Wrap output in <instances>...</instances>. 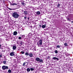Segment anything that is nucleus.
<instances>
[{
    "label": "nucleus",
    "mask_w": 73,
    "mask_h": 73,
    "mask_svg": "<svg viewBox=\"0 0 73 73\" xmlns=\"http://www.w3.org/2000/svg\"><path fill=\"white\" fill-rule=\"evenodd\" d=\"M12 16L15 19H17L19 17V14L16 12H15L12 14Z\"/></svg>",
    "instance_id": "obj_1"
},
{
    "label": "nucleus",
    "mask_w": 73,
    "mask_h": 73,
    "mask_svg": "<svg viewBox=\"0 0 73 73\" xmlns=\"http://www.w3.org/2000/svg\"><path fill=\"white\" fill-rule=\"evenodd\" d=\"M2 68L3 70H4L5 69H8V66H3Z\"/></svg>",
    "instance_id": "obj_2"
},
{
    "label": "nucleus",
    "mask_w": 73,
    "mask_h": 73,
    "mask_svg": "<svg viewBox=\"0 0 73 73\" xmlns=\"http://www.w3.org/2000/svg\"><path fill=\"white\" fill-rule=\"evenodd\" d=\"M23 12V14L25 16H26L28 14V11H27V10H25L24 11V10L22 11V12Z\"/></svg>",
    "instance_id": "obj_3"
},
{
    "label": "nucleus",
    "mask_w": 73,
    "mask_h": 73,
    "mask_svg": "<svg viewBox=\"0 0 73 73\" xmlns=\"http://www.w3.org/2000/svg\"><path fill=\"white\" fill-rule=\"evenodd\" d=\"M42 40L41 39H40L39 41V43H37V45H38V46H39V45H42Z\"/></svg>",
    "instance_id": "obj_4"
},
{
    "label": "nucleus",
    "mask_w": 73,
    "mask_h": 73,
    "mask_svg": "<svg viewBox=\"0 0 73 73\" xmlns=\"http://www.w3.org/2000/svg\"><path fill=\"white\" fill-rule=\"evenodd\" d=\"M14 53H15V52H11L10 54V56H15Z\"/></svg>",
    "instance_id": "obj_5"
},
{
    "label": "nucleus",
    "mask_w": 73,
    "mask_h": 73,
    "mask_svg": "<svg viewBox=\"0 0 73 73\" xmlns=\"http://www.w3.org/2000/svg\"><path fill=\"white\" fill-rule=\"evenodd\" d=\"M25 2V1H22V2L21 3V4L23 6H25V5H26V4L24 3Z\"/></svg>",
    "instance_id": "obj_6"
},
{
    "label": "nucleus",
    "mask_w": 73,
    "mask_h": 73,
    "mask_svg": "<svg viewBox=\"0 0 73 73\" xmlns=\"http://www.w3.org/2000/svg\"><path fill=\"white\" fill-rule=\"evenodd\" d=\"M29 56L30 57H33V54L32 52H31V53H29Z\"/></svg>",
    "instance_id": "obj_7"
},
{
    "label": "nucleus",
    "mask_w": 73,
    "mask_h": 73,
    "mask_svg": "<svg viewBox=\"0 0 73 73\" xmlns=\"http://www.w3.org/2000/svg\"><path fill=\"white\" fill-rule=\"evenodd\" d=\"M52 60H59V59L58 58H56V57H54L52 58Z\"/></svg>",
    "instance_id": "obj_8"
},
{
    "label": "nucleus",
    "mask_w": 73,
    "mask_h": 73,
    "mask_svg": "<svg viewBox=\"0 0 73 73\" xmlns=\"http://www.w3.org/2000/svg\"><path fill=\"white\" fill-rule=\"evenodd\" d=\"M17 31H14L13 32V35H14V36H16L17 35Z\"/></svg>",
    "instance_id": "obj_9"
},
{
    "label": "nucleus",
    "mask_w": 73,
    "mask_h": 73,
    "mask_svg": "<svg viewBox=\"0 0 73 73\" xmlns=\"http://www.w3.org/2000/svg\"><path fill=\"white\" fill-rule=\"evenodd\" d=\"M39 61V62L40 63H43V62H43V60L41 59H40Z\"/></svg>",
    "instance_id": "obj_10"
},
{
    "label": "nucleus",
    "mask_w": 73,
    "mask_h": 73,
    "mask_svg": "<svg viewBox=\"0 0 73 73\" xmlns=\"http://www.w3.org/2000/svg\"><path fill=\"white\" fill-rule=\"evenodd\" d=\"M40 58L38 57H37L35 59V60H36V61H40Z\"/></svg>",
    "instance_id": "obj_11"
},
{
    "label": "nucleus",
    "mask_w": 73,
    "mask_h": 73,
    "mask_svg": "<svg viewBox=\"0 0 73 73\" xmlns=\"http://www.w3.org/2000/svg\"><path fill=\"white\" fill-rule=\"evenodd\" d=\"M16 48H17V47L15 46H14L13 47V50H15L16 49Z\"/></svg>",
    "instance_id": "obj_12"
},
{
    "label": "nucleus",
    "mask_w": 73,
    "mask_h": 73,
    "mask_svg": "<svg viewBox=\"0 0 73 73\" xmlns=\"http://www.w3.org/2000/svg\"><path fill=\"white\" fill-rule=\"evenodd\" d=\"M27 70L28 72H30V71H31V69L29 68H27Z\"/></svg>",
    "instance_id": "obj_13"
},
{
    "label": "nucleus",
    "mask_w": 73,
    "mask_h": 73,
    "mask_svg": "<svg viewBox=\"0 0 73 73\" xmlns=\"http://www.w3.org/2000/svg\"><path fill=\"white\" fill-rule=\"evenodd\" d=\"M58 4L57 5V7L58 8H59V7H60V4H59V3L58 2Z\"/></svg>",
    "instance_id": "obj_14"
},
{
    "label": "nucleus",
    "mask_w": 73,
    "mask_h": 73,
    "mask_svg": "<svg viewBox=\"0 0 73 73\" xmlns=\"http://www.w3.org/2000/svg\"><path fill=\"white\" fill-rule=\"evenodd\" d=\"M29 53L28 52H26L25 53V55L26 56H29Z\"/></svg>",
    "instance_id": "obj_15"
},
{
    "label": "nucleus",
    "mask_w": 73,
    "mask_h": 73,
    "mask_svg": "<svg viewBox=\"0 0 73 73\" xmlns=\"http://www.w3.org/2000/svg\"><path fill=\"white\" fill-rule=\"evenodd\" d=\"M36 14L38 15L40 14V12L37 11L36 13Z\"/></svg>",
    "instance_id": "obj_16"
},
{
    "label": "nucleus",
    "mask_w": 73,
    "mask_h": 73,
    "mask_svg": "<svg viewBox=\"0 0 73 73\" xmlns=\"http://www.w3.org/2000/svg\"><path fill=\"white\" fill-rule=\"evenodd\" d=\"M64 45L65 46H68V44H67V43L66 42L64 44Z\"/></svg>",
    "instance_id": "obj_17"
},
{
    "label": "nucleus",
    "mask_w": 73,
    "mask_h": 73,
    "mask_svg": "<svg viewBox=\"0 0 73 73\" xmlns=\"http://www.w3.org/2000/svg\"><path fill=\"white\" fill-rule=\"evenodd\" d=\"M61 46L60 45H57L56 46V48H60Z\"/></svg>",
    "instance_id": "obj_18"
},
{
    "label": "nucleus",
    "mask_w": 73,
    "mask_h": 73,
    "mask_svg": "<svg viewBox=\"0 0 73 73\" xmlns=\"http://www.w3.org/2000/svg\"><path fill=\"white\" fill-rule=\"evenodd\" d=\"M12 72V71L10 69H9V70H8V73H11Z\"/></svg>",
    "instance_id": "obj_19"
},
{
    "label": "nucleus",
    "mask_w": 73,
    "mask_h": 73,
    "mask_svg": "<svg viewBox=\"0 0 73 73\" xmlns=\"http://www.w3.org/2000/svg\"><path fill=\"white\" fill-rule=\"evenodd\" d=\"M42 27L43 28H45L46 27L44 25H42Z\"/></svg>",
    "instance_id": "obj_20"
},
{
    "label": "nucleus",
    "mask_w": 73,
    "mask_h": 73,
    "mask_svg": "<svg viewBox=\"0 0 73 73\" xmlns=\"http://www.w3.org/2000/svg\"><path fill=\"white\" fill-rule=\"evenodd\" d=\"M12 5H17V3H13L12 4Z\"/></svg>",
    "instance_id": "obj_21"
},
{
    "label": "nucleus",
    "mask_w": 73,
    "mask_h": 73,
    "mask_svg": "<svg viewBox=\"0 0 73 73\" xmlns=\"http://www.w3.org/2000/svg\"><path fill=\"white\" fill-rule=\"evenodd\" d=\"M27 63V62H24V63L23 64V66H25V64Z\"/></svg>",
    "instance_id": "obj_22"
},
{
    "label": "nucleus",
    "mask_w": 73,
    "mask_h": 73,
    "mask_svg": "<svg viewBox=\"0 0 73 73\" xmlns=\"http://www.w3.org/2000/svg\"><path fill=\"white\" fill-rule=\"evenodd\" d=\"M20 44L21 45H23V42L22 41H21Z\"/></svg>",
    "instance_id": "obj_23"
},
{
    "label": "nucleus",
    "mask_w": 73,
    "mask_h": 73,
    "mask_svg": "<svg viewBox=\"0 0 73 73\" xmlns=\"http://www.w3.org/2000/svg\"><path fill=\"white\" fill-rule=\"evenodd\" d=\"M30 69L31 71H33V70H34V68H31Z\"/></svg>",
    "instance_id": "obj_24"
},
{
    "label": "nucleus",
    "mask_w": 73,
    "mask_h": 73,
    "mask_svg": "<svg viewBox=\"0 0 73 73\" xmlns=\"http://www.w3.org/2000/svg\"><path fill=\"white\" fill-rule=\"evenodd\" d=\"M21 53L22 54H24L25 53V52L24 51H21Z\"/></svg>",
    "instance_id": "obj_25"
},
{
    "label": "nucleus",
    "mask_w": 73,
    "mask_h": 73,
    "mask_svg": "<svg viewBox=\"0 0 73 73\" xmlns=\"http://www.w3.org/2000/svg\"><path fill=\"white\" fill-rule=\"evenodd\" d=\"M47 59L48 60H50V56H48L47 57Z\"/></svg>",
    "instance_id": "obj_26"
},
{
    "label": "nucleus",
    "mask_w": 73,
    "mask_h": 73,
    "mask_svg": "<svg viewBox=\"0 0 73 73\" xmlns=\"http://www.w3.org/2000/svg\"><path fill=\"white\" fill-rule=\"evenodd\" d=\"M55 53H56V54H57V53H58V51H57V50H56L55 51Z\"/></svg>",
    "instance_id": "obj_27"
},
{
    "label": "nucleus",
    "mask_w": 73,
    "mask_h": 73,
    "mask_svg": "<svg viewBox=\"0 0 73 73\" xmlns=\"http://www.w3.org/2000/svg\"><path fill=\"white\" fill-rule=\"evenodd\" d=\"M32 34L31 33H29V36H32Z\"/></svg>",
    "instance_id": "obj_28"
},
{
    "label": "nucleus",
    "mask_w": 73,
    "mask_h": 73,
    "mask_svg": "<svg viewBox=\"0 0 73 73\" xmlns=\"http://www.w3.org/2000/svg\"><path fill=\"white\" fill-rule=\"evenodd\" d=\"M6 62H7L5 61H4L3 62V63L4 64H6Z\"/></svg>",
    "instance_id": "obj_29"
},
{
    "label": "nucleus",
    "mask_w": 73,
    "mask_h": 73,
    "mask_svg": "<svg viewBox=\"0 0 73 73\" xmlns=\"http://www.w3.org/2000/svg\"><path fill=\"white\" fill-rule=\"evenodd\" d=\"M67 19L69 20V21H70V19L68 17L67 18Z\"/></svg>",
    "instance_id": "obj_30"
},
{
    "label": "nucleus",
    "mask_w": 73,
    "mask_h": 73,
    "mask_svg": "<svg viewBox=\"0 0 73 73\" xmlns=\"http://www.w3.org/2000/svg\"><path fill=\"white\" fill-rule=\"evenodd\" d=\"M22 38H24V37H25V35H23L22 36Z\"/></svg>",
    "instance_id": "obj_31"
},
{
    "label": "nucleus",
    "mask_w": 73,
    "mask_h": 73,
    "mask_svg": "<svg viewBox=\"0 0 73 73\" xmlns=\"http://www.w3.org/2000/svg\"><path fill=\"white\" fill-rule=\"evenodd\" d=\"M8 9H9V10H13V9H11V8H8Z\"/></svg>",
    "instance_id": "obj_32"
},
{
    "label": "nucleus",
    "mask_w": 73,
    "mask_h": 73,
    "mask_svg": "<svg viewBox=\"0 0 73 73\" xmlns=\"http://www.w3.org/2000/svg\"><path fill=\"white\" fill-rule=\"evenodd\" d=\"M18 38H19V40H21V37L20 36L19 37H18Z\"/></svg>",
    "instance_id": "obj_33"
},
{
    "label": "nucleus",
    "mask_w": 73,
    "mask_h": 73,
    "mask_svg": "<svg viewBox=\"0 0 73 73\" xmlns=\"http://www.w3.org/2000/svg\"><path fill=\"white\" fill-rule=\"evenodd\" d=\"M39 27H40V28H41V27H42V26L41 25H39Z\"/></svg>",
    "instance_id": "obj_34"
},
{
    "label": "nucleus",
    "mask_w": 73,
    "mask_h": 73,
    "mask_svg": "<svg viewBox=\"0 0 73 73\" xmlns=\"http://www.w3.org/2000/svg\"><path fill=\"white\" fill-rule=\"evenodd\" d=\"M2 55H0V58H2Z\"/></svg>",
    "instance_id": "obj_35"
},
{
    "label": "nucleus",
    "mask_w": 73,
    "mask_h": 73,
    "mask_svg": "<svg viewBox=\"0 0 73 73\" xmlns=\"http://www.w3.org/2000/svg\"><path fill=\"white\" fill-rule=\"evenodd\" d=\"M27 17H26V16H25L24 17V19H27Z\"/></svg>",
    "instance_id": "obj_36"
},
{
    "label": "nucleus",
    "mask_w": 73,
    "mask_h": 73,
    "mask_svg": "<svg viewBox=\"0 0 73 73\" xmlns=\"http://www.w3.org/2000/svg\"><path fill=\"white\" fill-rule=\"evenodd\" d=\"M4 2H5V1H4V0H3L2 2L3 3H4Z\"/></svg>",
    "instance_id": "obj_37"
},
{
    "label": "nucleus",
    "mask_w": 73,
    "mask_h": 73,
    "mask_svg": "<svg viewBox=\"0 0 73 73\" xmlns=\"http://www.w3.org/2000/svg\"><path fill=\"white\" fill-rule=\"evenodd\" d=\"M1 45L0 44V49H1Z\"/></svg>",
    "instance_id": "obj_38"
},
{
    "label": "nucleus",
    "mask_w": 73,
    "mask_h": 73,
    "mask_svg": "<svg viewBox=\"0 0 73 73\" xmlns=\"http://www.w3.org/2000/svg\"><path fill=\"white\" fill-rule=\"evenodd\" d=\"M71 21V23L73 24V21Z\"/></svg>",
    "instance_id": "obj_39"
},
{
    "label": "nucleus",
    "mask_w": 73,
    "mask_h": 73,
    "mask_svg": "<svg viewBox=\"0 0 73 73\" xmlns=\"http://www.w3.org/2000/svg\"><path fill=\"white\" fill-rule=\"evenodd\" d=\"M28 19L29 20V17H28Z\"/></svg>",
    "instance_id": "obj_40"
},
{
    "label": "nucleus",
    "mask_w": 73,
    "mask_h": 73,
    "mask_svg": "<svg viewBox=\"0 0 73 73\" xmlns=\"http://www.w3.org/2000/svg\"><path fill=\"white\" fill-rule=\"evenodd\" d=\"M1 27H2V26H1L0 27V28H1Z\"/></svg>",
    "instance_id": "obj_41"
},
{
    "label": "nucleus",
    "mask_w": 73,
    "mask_h": 73,
    "mask_svg": "<svg viewBox=\"0 0 73 73\" xmlns=\"http://www.w3.org/2000/svg\"><path fill=\"white\" fill-rule=\"evenodd\" d=\"M7 48H8V49H9V48L8 47H7Z\"/></svg>",
    "instance_id": "obj_42"
},
{
    "label": "nucleus",
    "mask_w": 73,
    "mask_h": 73,
    "mask_svg": "<svg viewBox=\"0 0 73 73\" xmlns=\"http://www.w3.org/2000/svg\"><path fill=\"white\" fill-rule=\"evenodd\" d=\"M4 52H5L4 51V50L3 51Z\"/></svg>",
    "instance_id": "obj_43"
},
{
    "label": "nucleus",
    "mask_w": 73,
    "mask_h": 73,
    "mask_svg": "<svg viewBox=\"0 0 73 73\" xmlns=\"http://www.w3.org/2000/svg\"><path fill=\"white\" fill-rule=\"evenodd\" d=\"M0 1H2V0H0Z\"/></svg>",
    "instance_id": "obj_44"
},
{
    "label": "nucleus",
    "mask_w": 73,
    "mask_h": 73,
    "mask_svg": "<svg viewBox=\"0 0 73 73\" xmlns=\"http://www.w3.org/2000/svg\"><path fill=\"white\" fill-rule=\"evenodd\" d=\"M64 40H65V38H64Z\"/></svg>",
    "instance_id": "obj_45"
},
{
    "label": "nucleus",
    "mask_w": 73,
    "mask_h": 73,
    "mask_svg": "<svg viewBox=\"0 0 73 73\" xmlns=\"http://www.w3.org/2000/svg\"><path fill=\"white\" fill-rule=\"evenodd\" d=\"M2 52H3V50H2Z\"/></svg>",
    "instance_id": "obj_46"
},
{
    "label": "nucleus",
    "mask_w": 73,
    "mask_h": 73,
    "mask_svg": "<svg viewBox=\"0 0 73 73\" xmlns=\"http://www.w3.org/2000/svg\"><path fill=\"white\" fill-rule=\"evenodd\" d=\"M17 44H18V43H17Z\"/></svg>",
    "instance_id": "obj_47"
},
{
    "label": "nucleus",
    "mask_w": 73,
    "mask_h": 73,
    "mask_svg": "<svg viewBox=\"0 0 73 73\" xmlns=\"http://www.w3.org/2000/svg\"><path fill=\"white\" fill-rule=\"evenodd\" d=\"M72 0V1H73V0Z\"/></svg>",
    "instance_id": "obj_48"
}]
</instances>
